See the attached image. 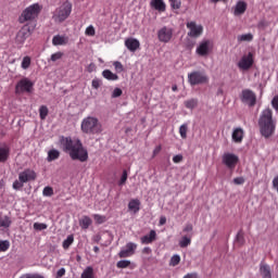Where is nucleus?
<instances>
[{
	"label": "nucleus",
	"instance_id": "nucleus-32",
	"mask_svg": "<svg viewBox=\"0 0 278 278\" xmlns=\"http://www.w3.org/2000/svg\"><path fill=\"white\" fill-rule=\"evenodd\" d=\"M73 242H75V237L73 235L67 236V238L63 241V249L66 251L71 248V244H73Z\"/></svg>",
	"mask_w": 278,
	"mask_h": 278
},
{
	"label": "nucleus",
	"instance_id": "nucleus-56",
	"mask_svg": "<svg viewBox=\"0 0 278 278\" xmlns=\"http://www.w3.org/2000/svg\"><path fill=\"white\" fill-rule=\"evenodd\" d=\"M192 229H193L192 224H187V225L185 226V228L182 229V231H184L185 233H188V232L192 231Z\"/></svg>",
	"mask_w": 278,
	"mask_h": 278
},
{
	"label": "nucleus",
	"instance_id": "nucleus-37",
	"mask_svg": "<svg viewBox=\"0 0 278 278\" xmlns=\"http://www.w3.org/2000/svg\"><path fill=\"white\" fill-rule=\"evenodd\" d=\"M10 249V241L0 239V253H5Z\"/></svg>",
	"mask_w": 278,
	"mask_h": 278
},
{
	"label": "nucleus",
	"instance_id": "nucleus-58",
	"mask_svg": "<svg viewBox=\"0 0 278 278\" xmlns=\"http://www.w3.org/2000/svg\"><path fill=\"white\" fill-rule=\"evenodd\" d=\"M159 225L161 226L166 225V216H161Z\"/></svg>",
	"mask_w": 278,
	"mask_h": 278
},
{
	"label": "nucleus",
	"instance_id": "nucleus-51",
	"mask_svg": "<svg viewBox=\"0 0 278 278\" xmlns=\"http://www.w3.org/2000/svg\"><path fill=\"white\" fill-rule=\"evenodd\" d=\"M85 34L86 36H94V34H97L94 30V26L92 25L88 26L85 30Z\"/></svg>",
	"mask_w": 278,
	"mask_h": 278
},
{
	"label": "nucleus",
	"instance_id": "nucleus-48",
	"mask_svg": "<svg viewBox=\"0 0 278 278\" xmlns=\"http://www.w3.org/2000/svg\"><path fill=\"white\" fill-rule=\"evenodd\" d=\"M25 186V182L21 181V179L15 180L13 182V190H21Z\"/></svg>",
	"mask_w": 278,
	"mask_h": 278
},
{
	"label": "nucleus",
	"instance_id": "nucleus-13",
	"mask_svg": "<svg viewBox=\"0 0 278 278\" xmlns=\"http://www.w3.org/2000/svg\"><path fill=\"white\" fill-rule=\"evenodd\" d=\"M136 249H138V244L134 242L126 243L125 249H122L118 253V257L125 258V257H131V255L136 254Z\"/></svg>",
	"mask_w": 278,
	"mask_h": 278
},
{
	"label": "nucleus",
	"instance_id": "nucleus-33",
	"mask_svg": "<svg viewBox=\"0 0 278 278\" xmlns=\"http://www.w3.org/2000/svg\"><path fill=\"white\" fill-rule=\"evenodd\" d=\"M12 225V219L9 216L0 217V227L8 229Z\"/></svg>",
	"mask_w": 278,
	"mask_h": 278
},
{
	"label": "nucleus",
	"instance_id": "nucleus-45",
	"mask_svg": "<svg viewBox=\"0 0 278 278\" xmlns=\"http://www.w3.org/2000/svg\"><path fill=\"white\" fill-rule=\"evenodd\" d=\"M33 227L36 231H45V229H47L48 226L47 224L35 223Z\"/></svg>",
	"mask_w": 278,
	"mask_h": 278
},
{
	"label": "nucleus",
	"instance_id": "nucleus-28",
	"mask_svg": "<svg viewBox=\"0 0 278 278\" xmlns=\"http://www.w3.org/2000/svg\"><path fill=\"white\" fill-rule=\"evenodd\" d=\"M60 159V151L52 149L48 152V162H55Z\"/></svg>",
	"mask_w": 278,
	"mask_h": 278
},
{
	"label": "nucleus",
	"instance_id": "nucleus-20",
	"mask_svg": "<svg viewBox=\"0 0 278 278\" xmlns=\"http://www.w3.org/2000/svg\"><path fill=\"white\" fill-rule=\"evenodd\" d=\"M232 140L237 144H240V142H242V140H244V129L235 128L233 131H232Z\"/></svg>",
	"mask_w": 278,
	"mask_h": 278
},
{
	"label": "nucleus",
	"instance_id": "nucleus-9",
	"mask_svg": "<svg viewBox=\"0 0 278 278\" xmlns=\"http://www.w3.org/2000/svg\"><path fill=\"white\" fill-rule=\"evenodd\" d=\"M34 89V83L29 80V78H22L15 86L16 94H21L23 92H31Z\"/></svg>",
	"mask_w": 278,
	"mask_h": 278
},
{
	"label": "nucleus",
	"instance_id": "nucleus-5",
	"mask_svg": "<svg viewBox=\"0 0 278 278\" xmlns=\"http://www.w3.org/2000/svg\"><path fill=\"white\" fill-rule=\"evenodd\" d=\"M36 29V23H27L24 25L16 34L15 42L16 45H25V40L34 34Z\"/></svg>",
	"mask_w": 278,
	"mask_h": 278
},
{
	"label": "nucleus",
	"instance_id": "nucleus-1",
	"mask_svg": "<svg viewBox=\"0 0 278 278\" xmlns=\"http://www.w3.org/2000/svg\"><path fill=\"white\" fill-rule=\"evenodd\" d=\"M63 151L68 153L72 160H78V162H88V150L84 148V143L79 139H73L71 137H62L60 140Z\"/></svg>",
	"mask_w": 278,
	"mask_h": 278
},
{
	"label": "nucleus",
	"instance_id": "nucleus-29",
	"mask_svg": "<svg viewBox=\"0 0 278 278\" xmlns=\"http://www.w3.org/2000/svg\"><path fill=\"white\" fill-rule=\"evenodd\" d=\"M238 42H251L253 41V34H243L237 37Z\"/></svg>",
	"mask_w": 278,
	"mask_h": 278
},
{
	"label": "nucleus",
	"instance_id": "nucleus-26",
	"mask_svg": "<svg viewBox=\"0 0 278 278\" xmlns=\"http://www.w3.org/2000/svg\"><path fill=\"white\" fill-rule=\"evenodd\" d=\"M128 210H130V212H134L135 214H138V212H140V200H130L128 203Z\"/></svg>",
	"mask_w": 278,
	"mask_h": 278
},
{
	"label": "nucleus",
	"instance_id": "nucleus-39",
	"mask_svg": "<svg viewBox=\"0 0 278 278\" xmlns=\"http://www.w3.org/2000/svg\"><path fill=\"white\" fill-rule=\"evenodd\" d=\"M93 220L97 223V225H103V223H105V220H108V218L105 217V215L94 214Z\"/></svg>",
	"mask_w": 278,
	"mask_h": 278
},
{
	"label": "nucleus",
	"instance_id": "nucleus-31",
	"mask_svg": "<svg viewBox=\"0 0 278 278\" xmlns=\"http://www.w3.org/2000/svg\"><path fill=\"white\" fill-rule=\"evenodd\" d=\"M192 244V239L190 237H182L179 241L180 249H186L187 247H190Z\"/></svg>",
	"mask_w": 278,
	"mask_h": 278
},
{
	"label": "nucleus",
	"instance_id": "nucleus-7",
	"mask_svg": "<svg viewBox=\"0 0 278 278\" xmlns=\"http://www.w3.org/2000/svg\"><path fill=\"white\" fill-rule=\"evenodd\" d=\"M188 81L190 86H199L201 84H207L210 78L203 72H192L188 74Z\"/></svg>",
	"mask_w": 278,
	"mask_h": 278
},
{
	"label": "nucleus",
	"instance_id": "nucleus-4",
	"mask_svg": "<svg viewBox=\"0 0 278 278\" xmlns=\"http://www.w3.org/2000/svg\"><path fill=\"white\" fill-rule=\"evenodd\" d=\"M81 131L84 134H101V124L97 117H86L81 122Z\"/></svg>",
	"mask_w": 278,
	"mask_h": 278
},
{
	"label": "nucleus",
	"instance_id": "nucleus-15",
	"mask_svg": "<svg viewBox=\"0 0 278 278\" xmlns=\"http://www.w3.org/2000/svg\"><path fill=\"white\" fill-rule=\"evenodd\" d=\"M36 177H37L36 172L29 168L18 174L20 181L24 184H27L28 181H36Z\"/></svg>",
	"mask_w": 278,
	"mask_h": 278
},
{
	"label": "nucleus",
	"instance_id": "nucleus-17",
	"mask_svg": "<svg viewBox=\"0 0 278 278\" xmlns=\"http://www.w3.org/2000/svg\"><path fill=\"white\" fill-rule=\"evenodd\" d=\"M248 4L243 0L237 1L236 5L233 7V16H242L244 12H247Z\"/></svg>",
	"mask_w": 278,
	"mask_h": 278
},
{
	"label": "nucleus",
	"instance_id": "nucleus-60",
	"mask_svg": "<svg viewBox=\"0 0 278 278\" xmlns=\"http://www.w3.org/2000/svg\"><path fill=\"white\" fill-rule=\"evenodd\" d=\"M96 66L94 63H90L88 66V73H92V71H94Z\"/></svg>",
	"mask_w": 278,
	"mask_h": 278
},
{
	"label": "nucleus",
	"instance_id": "nucleus-11",
	"mask_svg": "<svg viewBox=\"0 0 278 278\" xmlns=\"http://www.w3.org/2000/svg\"><path fill=\"white\" fill-rule=\"evenodd\" d=\"M241 101L242 103H248L250 108H254V105L257 103V96H255V92L251 89H244L241 92Z\"/></svg>",
	"mask_w": 278,
	"mask_h": 278
},
{
	"label": "nucleus",
	"instance_id": "nucleus-46",
	"mask_svg": "<svg viewBox=\"0 0 278 278\" xmlns=\"http://www.w3.org/2000/svg\"><path fill=\"white\" fill-rule=\"evenodd\" d=\"M127 169H124L118 186H125L127 184Z\"/></svg>",
	"mask_w": 278,
	"mask_h": 278
},
{
	"label": "nucleus",
	"instance_id": "nucleus-54",
	"mask_svg": "<svg viewBox=\"0 0 278 278\" xmlns=\"http://www.w3.org/2000/svg\"><path fill=\"white\" fill-rule=\"evenodd\" d=\"M233 184L236 186H242L244 184V177H237V178H233Z\"/></svg>",
	"mask_w": 278,
	"mask_h": 278
},
{
	"label": "nucleus",
	"instance_id": "nucleus-41",
	"mask_svg": "<svg viewBox=\"0 0 278 278\" xmlns=\"http://www.w3.org/2000/svg\"><path fill=\"white\" fill-rule=\"evenodd\" d=\"M172 10H180L181 9V0H168Z\"/></svg>",
	"mask_w": 278,
	"mask_h": 278
},
{
	"label": "nucleus",
	"instance_id": "nucleus-53",
	"mask_svg": "<svg viewBox=\"0 0 278 278\" xmlns=\"http://www.w3.org/2000/svg\"><path fill=\"white\" fill-rule=\"evenodd\" d=\"M173 162H174V164H180V162H184V155L177 154V155L173 156Z\"/></svg>",
	"mask_w": 278,
	"mask_h": 278
},
{
	"label": "nucleus",
	"instance_id": "nucleus-49",
	"mask_svg": "<svg viewBox=\"0 0 278 278\" xmlns=\"http://www.w3.org/2000/svg\"><path fill=\"white\" fill-rule=\"evenodd\" d=\"M42 194H43V197H53V188L45 187Z\"/></svg>",
	"mask_w": 278,
	"mask_h": 278
},
{
	"label": "nucleus",
	"instance_id": "nucleus-43",
	"mask_svg": "<svg viewBox=\"0 0 278 278\" xmlns=\"http://www.w3.org/2000/svg\"><path fill=\"white\" fill-rule=\"evenodd\" d=\"M117 268H129L131 261H118L116 264Z\"/></svg>",
	"mask_w": 278,
	"mask_h": 278
},
{
	"label": "nucleus",
	"instance_id": "nucleus-63",
	"mask_svg": "<svg viewBox=\"0 0 278 278\" xmlns=\"http://www.w3.org/2000/svg\"><path fill=\"white\" fill-rule=\"evenodd\" d=\"M218 1H225V0H210L211 3H218Z\"/></svg>",
	"mask_w": 278,
	"mask_h": 278
},
{
	"label": "nucleus",
	"instance_id": "nucleus-59",
	"mask_svg": "<svg viewBox=\"0 0 278 278\" xmlns=\"http://www.w3.org/2000/svg\"><path fill=\"white\" fill-rule=\"evenodd\" d=\"M184 278H198L197 273L187 274Z\"/></svg>",
	"mask_w": 278,
	"mask_h": 278
},
{
	"label": "nucleus",
	"instance_id": "nucleus-61",
	"mask_svg": "<svg viewBox=\"0 0 278 278\" xmlns=\"http://www.w3.org/2000/svg\"><path fill=\"white\" fill-rule=\"evenodd\" d=\"M142 253H144L146 255H150V253H151V248H144V249L142 250Z\"/></svg>",
	"mask_w": 278,
	"mask_h": 278
},
{
	"label": "nucleus",
	"instance_id": "nucleus-25",
	"mask_svg": "<svg viewBox=\"0 0 278 278\" xmlns=\"http://www.w3.org/2000/svg\"><path fill=\"white\" fill-rule=\"evenodd\" d=\"M10 159V147L3 146L0 148V162H8Z\"/></svg>",
	"mask_w": 278,
	"mask_h": 278
},
{
	"label": "nucleus",
	"instance_id": "nucleus-18",
	"mask_svg": "<svg viewBox=\"0 0 278 278\" xmlns=\"http://www.w3.org/2000/svg\"><path fill=\"white\" fill-rule=\"evenodd\" d=\"M125 47L128 51H138L140 49V41L138 39L128 38L125 40Z\"/></svg>",
	"mask_w": 278,
	"mask_h": 278
},
{
	"label": "nucleus",
	"instance_id": "nucleus-3",
	"mask_svg": "<svg viewBox=\"0 0 278 278\" xmlns=\"http://www.w3.org/2000/svg\"><path fill=\"white\" fill-rule=\"evenodd\" d=\"M40 12H42V7L38 3H34L22 11L18 16V23H21V25L25 23H36V18H38Z\"/></svg>",
	"mask_w": 278,
	"mask_h": 278
},
{
	"label": "nucleus",
	"instance_id": "nucleus-50",
	"mask_svg": "<svg viewBox=\"0 0 278 278\" xmlns=\"http://www.w3.org/2000/svg\"><path fill=\"white\" fill-rule=\"evenodd\" d=\"M91 86L94 90H99V88H101V80L99 78H94L91 81Z\"/></svg>",
	"mask_w": 278,
	"mask_h": 278
},
{
	"label": "nucleus",
	"instance_id": "nucleus-16",
	"mask_svg": "<svg viewBox=\"0 0 278 278\" xmlns=\"http://www.w3.org/2000/svg\"><path fill=\"white\" fill-rule=\"evenodd\" d=\"M157 38L160 42H170V38H173V29L163 27L157 31Z\"/></svg>",
	"mask_w": 278,
	"mask_h": 278
},
{
	"label": "nucleus",
	"instance_id": "nucleus-2",
	"mask_svg": "<svg viewBox=\"0 0 278 278\" xmlns=\"http://www.w3.org/2000/svg\"><path fill=\"white\" fill-rule=\"evenodd\" d=\"M258 128L263 138H270L275 135V130L277 129V121L273 118V110L269 108L261 112L258 118Z\"/></svg>",
	"mask_w": 278,
	"mask_h": 278
},
{
	"label": "nucleus",
	"instance_id": "nucleus-30",
	"mask_svg": "<svg viewBox=\"0 0 278 278\" xmlns=\"http://www.w3.org/2000/svg\"><path fill=\"white\" fill-rule=\"evenodd\" d=\"M47 116H49V108H47V105H41L39 108V118H41V121H46Z\"/></svg>",
	"mask_w": 278,
	"mask_h": 278
},
{
	"label": "nucleus",
	"instance_id": "nucleus-47",
	"mask_svg": "<svg viewBox=\"0 0 278 278\" xmlns=\"http://www.w3.org/2000/svg\"><path fill=\"white\" fill-rule=\"evenodd\" d=\"M269 26H270V23L267 22L266 20H262L257 24L258 29H266V27H269Z\"/></svg>",
	"mask_w": 278,
	"mask_h": 278
},
{
	"label": "nucleus",
	"instance_id": "nucleus-35",
	"mask_svg": "<svg viewBox=\"0 0 278 278\" xmlns=\"http://www.w3.org/2000/svg\"><path fill=\"white\" fill-rule=\"evenodd\" d=\"M199 101L197 99H190L185 101V106L188 110H194V108L198 105Z\"/></svg>",
	"mask_w": 278,
	"mask_h": 278
},
{
	"label": "nucleus",
	"instance_id": "nucleus-62",
	"mask_svg": "<svg viewBox=\"0 0 278 278\" xmlns=\"http://www.w3.org/2000/svg\"><path fill=\"white\" fill-rule=\"evenodd\" d=\"M99 251H100L99 247H97V245L93 247V252H94V253H99Z\"/></svg>",
	"mask_w": 278,
	"mask_h": 278
},
{
	"label": "nucleus",
	"instance_id": "nucleus-8",
	"mask_svg": "<svg viewBox=\"0 0 278 278\" xmlns=\"http://www.w3.org/2000/svg\"><path fill=\"white\" fill-rule=\"evenodd\" d=\"M222 162L229 168V170H233L236 166H238L240 157L233 153L226 152L222 156Z\"/></svg>",
	"mask_w": 278,
	"mask_h": 278
},
{
	"label": "nucleus",
	"instance_id": "nucleus-24",
	"mask_svg": "<svg viewBox=\"0 0 278 278\" xmlns=\"http://www.w3.org/2000/svg\"><path fill=\"white\" fill-rule=\"evenodd\" d=\"M260 274L263 278H273V273L270 271V265L261 264L260 265Z\"/></svg>",
	"mask_w": 278,
	"mask_h": 278
},
{
	"label": "nucleus",
	"instance_id": "nucleus-42",
	"mask_svg": "<svg viewBox=\"0 0 278 278\" xmlns=\"http://www.w3.org/2000/svg\"><path fill=\"white\" fill-rule=\"evenodd\" d=\"M62 58H64V52H55L53 54H51L50 60L51 62H58V60H62Z\"/></svg>",
	"mask_w": 278,
	"mask_h": 278
},
{
	"label": "nucleus",
	"instance_id": "nucleus-6",
	"mask_svg": "<svg viewBox=\"0 0 278 278\" xmlns=\"http://www.w3.org/2000/svg\"><path fill=\"white\" fill-rule=\"evenodd\" d=\"M71 12H73V4L71 2L65 1L58 10L55 15L53 16L55 23H64L68 16H71Z\"/></svg>",
	"mask_w": 278,
	"mask_h": 278
},
{
	"label": "nucleus",
	"instance_id": "nucleus-34",
	"mask_svg": "<svg viewBox=\"0 0 278 278\" xmlns=\"http://www.w3.org/2000/svg\"><path fill=\"white\" fill-rule=\"evenodd\" d=\"M179 135L182 138V140H186V138H188V124H182L179 127Z\"/></svg>",
	"mask_w": 278,
	"mask_h": 278
},
{
	"label": "nucleus",
	"instance_id": "nucleus-44",
	"mask_svg": "<svg viewBox=\"0 0 278 278\" xmlns=\"http://www.w3.org/2000/svg\"><path fill=\"white\" fill-rule=\"evenodd\" d=\"M113 66L116 71V73H123V71H125V67L123 66V63H121L119 61L113 62Z\"/></svg>",
	"mask_w": 278,
	"mask_h": 278
},
{
	"label": "nucleus",
	"instance_id": "nucleus-40",
	"mask_svg": "<svg viewBox=\"0 0 278 278\" xmlns=\"http://www.w3.org/2000/svg\"><path fill=\"white\" fill-rule=\"evenodd\" d=\"M236 241L238 242V244H240V247L244 245V232L242 230H239L236 237Z\"/></svg>",
	"mask_w": 278,
	"mask_h": 278
},
{
	"label": "nucleus",
	"instance_id": "nucleus-22",
	"mask_svg": "<svg viewBox=\"0 0 278 278\" xmlns=\"http://www.w3.org/2000/svg\"><path fill=\"white\" fill-rule=\"evenodd\" d=\"M150 5L157 12H166V3H164V0H151Z\"/></svg>",
	"mask_w": 278,
	"mask_h": 278
},
{
	"label": "nucleus",
	"instance_id": "nucleus-27",
	"mask_svg": "<svg viewBox=\"0 0 278 278\" xmlns=\"http://www.w3.org/2000/svg\"><path fill=\"white\" fill-rule=\"evenodd\" d=\"M102 77H104V79H108V81H118V76L110 70H104L102 72Z\"/></svg>",
	"mask_w": 278,
	"mask_h": 278
},
{
	"label": "nucleus",
	"instance_id": "nucleus-38",
	"mask_svg": "<svg viewBox=\"0 0 278 278\" xmlns=\"http://www.w3.org/2000/svg\"><path fill=\"white\" fill-rule=\"evenodd\" d=\"M181 262V256L179 254L173 255L169 261V266H179Z\"/></svg>",
	"mask_w": 278,
	"mask_h": 278
},
{
	"label": "nucleus",
	"instance_id": "nucleus-52",
	"mask_svg": "<svg viewBox=\"0 0 278 278\" xmlns=\"http://www.w3.org/2000/svg\"><path fill=\"white\" fill-rule=\"evenodd\" d=\"M122 94H123V90L121 88H115L113 90L112 97H113V99H116V98L121 97Z\"/></svg>",
	"mask_w": 278,
	"mask_h": 278
},
{
	"label": "nucleus",
	"instance_id": "nucleus-19",
	"mask_svg": "<svg viewBox=\"0 0 278 278\" xmlns=\"http://www.w3.org/2000/svg\"><path fill=\"white\" fill-rule=\"evenodd\" d=\"M52 45L54 47H62L64 45H68V37H66L64 35H55L52 38Z\"/></svg>",
	"mask_w": 278,
	"mask_h": 278
},
{
	"label": "nucleus",
	"instance_id": "nucleus-36",
	"mask_svg": "<svg viewBox=\"0 0 278 278\" xmlns=\"http://www.w3.org/2000/svg\"><path fill=\"white\" fill-rule=\"evenodd\" d=\"M31 66V58L30 56H24L22 61V68L24 71H27Z\"/></svg>",
	"mask_w": 278,
	"mask_h": 278
},
{
	"label": "nucleus",
	"instance_id": "nucleus-23",
	"mask_svg": "<svg viewBox=\"0 0 278 278\" xmlns=\"http://www.w3.org/2000/svg\"><path fill=\"white\" fill-rule=\"evenodd\" d=\"M80 229H89L90 225H92V218L88 215H84L79 220H78Z\"/></svg>",
	"mask_w": 278,
	"mask_h": 278
},
{
	"label": "nucleus",
	"instance_id": "nucleus-10",
	"mask_svg": "<svg viewBox=\"0 0 278 278\" xmlns=\"http://www.w3.org/2000/svg\"><path fill=\"white\" fill-rule=\"evenodd\" d=\"M187 29H189V38H201V36H203V25H197V22L187 23Z\"/></svg>",
	"mask_w": 278,
	"mask_h": 278
},
{
	"label": "nucleus",
	"instance_id": "nucleus-21",
	"mask_svg": "<svg viewBox=\"0 0 278 278\" xmlns=\"http://www.w3.org/2000/svg\"><path fill=\"white\" fill-rule=\"evenodd\" d=\"M157 238V232L155 230H151L149 235L141 237V244H151L155 242Z\"/></svg>",
	"mask_w": 278,
	"mask_h": 278
},
{
	"label": "nucleus",
	"instance_id": "nucleus-57",
	"mask_svg": "<svg viewBox=\"0 0 278 278\" xmlns=\"http://www.w3.org/2000/svg\"><path fill=\"white\" fill-rule=\"evenodd\" d=\"M161 151H162V146H157V147L153 150V156L155 157V155H157Z\"/></svg>",
	"mask_w": 278,
	"mask_h": 278
},
{
	"label": "nucleus",
	"instance_id": "nucleus-64",
	"mask_svg": "<svg viewBox=\"0 0 278 278\" xmlns=\"http://www.w3.org/2000/svg\"><path fill=\"white\" fill-rule=\"evenodd\" d=\"M172 90H173V92H177V86L174 85V86L172 87Z\"/></svg>",
	"mask_w": 278,
	"mask_h": 278
},
{
	"label": "nucleus",
	"instance_id": "nucleus-14",
	"mask_svg": "<svg viewBox=\"0 0 278 278\" xmlns=\"http://www.w3.org/2000/svg\"><path fill=\"white\" fill-rule=\"evenodd\" d=\"M253 53L249 52L248 55H243L238 62V67L241 71H249L253 66Z\"/></svg>",
	"mask_w": 278,
	"mask_h": 278
},
{
	"label": "nucleus",
	"instance_id": "nucleus-12",
	"mask_svg": "<svg viewBox=\"0 0 278 278\" xmlns=\"http://www.w3.org/2000/svg\"><path fill=\"white\" fill-rule=\"evenodd\" d=\"M210 51H212V41L208 39L200 42L199 47L195 49L197 55H200L201 58L210 55Z\"/></svg>",
	"mask_w": 278,
	"mask_h": 278
},
{
	"label": "nucleus",
	"instance_id": "nucleus-55",
	"mask_svg": "<svg viewBox=\"0 0 278 278\" xmlns=\"http://www.w3.org/2000/svg\"><path fill=\"white\" fill-rule=\"evenodd\" d=\"M64 275H66V269L64 267L60 268L56 271V278H62V277H64Z\"/></svg>",
	"mask_w": 278,
	"mask_h": 278
}]
</instances>
